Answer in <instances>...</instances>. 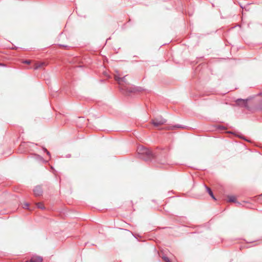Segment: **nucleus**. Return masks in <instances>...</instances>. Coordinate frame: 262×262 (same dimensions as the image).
Wrapping results in <instances>:
<instances>
[{
    "instance_id": "f257e3e1",
    "label": "nucleus",
    "mask_w": 262,
    "mask_h": 262,
    "mask_svg": "<svg viewBox=\"0 0 262 262\" xmlns=\"http://www.w3.org/2000/svg\"><path fill=\"white\" fill-rule=\"evenodd\" d=\"M137 151L139 158L145 161L150 160L154 157L152 152L143 146H139Z\"/></svg>"
},
{
    "instance_id": "f03ea898",
    "label": "nucleus",
    "mask_w": 262,
    "mask_h": 262,
    "mask_svg": "<svg viewBox=\"0 0 262 262\" xmlns=\"http://www.w3.org/2000/svg\"><path fill=\"white\" fill-rule=\"evenodd\" d=\"M166 122V120L162 117H157L152 120V124L156 127H159L160 125L164 124Z\"/></svg>"
},
{
    "instance_id": "7ed1b4c3",
    "label": "nucleus",
    "mask_w": 262,
    "mask_h": 262,
    "mask_svg": "<svg viewBox=\"0 0 262 262\" xmlns=\"http://www.w3.org/2000/svg\"><path fill=\"white\" fill-rule=\"evenodd\" d=\"M236 103L238 105L248 107L247 99H238L236 100Z\"/></svg>"
},
{
    "instance_id": "20e7f679",
    "label": "nucleus",
    "mask_w": 262,
    "mask_h": 262,
    "mask_svg": "<svg viewBox=\"0 0 262 262\" xmlns=\"http://www.w3.org/2000/svg\"><path fill=\"white\" fill-rule=\"evenodd\" d=\"M27 262H42V258L40 256L35 255L31 257L30 261Z\"/></svg>"
},
{
    "instance_id": "39448f33",
    "label": "nucleus",
    "mask_w": 262,
    "mask_h": 262,
    "mask_svg": "<svg viewBox=\"0 0 262 262\" xmlns=\"http://www.w3.org/2000/svg\"><path fill=\"white\" fill-rule=\"evenodd\" d=\"M34 193L36 196H39L42 193V189L40 186H36L33 190Z\"/></svg>"
},
{
    "instance_id": "423d86ee",
    "label": "nucleus",
    "mask_w": 262,
    "mask_h": 262,
    "mask_svg": "<svg viewBox=\"0 0 262 262\" xmlns=\"http://www.w3.org/2000/svg\"><path fill=\"white\" fill-rule=\"evenodd\" d=\"M115 79L118 81L119 84H120L122 82H125V76L123 78H120L119 76L115 75Z\"/></svg>"
},
{
    "instance_id": "0eeeda50",
    "label": "nucleus",
    "mask_w": 262,
    "mask_h": 262,
    "mask_svg": "<svg viewBox=\"0 0 262 262\" xmlns=\"http://www.w3.org/2000/svg\"><path fill=\"white\" fill-rule=\"evenodd\" d=\"M205 188H206V189L207 190V191L208 192V193L209 194V195H210V196L214 200H216L215 198L214 197V195H213V193L212 191V190H211V189L208 187H207L206 186H205Z\"/></svg>"
},
{
    "instance_id": "6e6552de",
    "label": "nucleus",
    "mask_w": 262,
    "mask_h": 262,
    "mask_svg": "<svg viewBox=\"0 0 262 262\" xmlns=\"http://www.w3.org/2000/svg\"><path fill=\"white\" fill-rule=\"evenodd\" d=\"M45 65H46V63H45V62H41L40 63H37V64H36V65L34 67V69L35 70L38 69Z\"/></svg>"
},
{
    "instance_id": "1a4fd4ad",
    "label": "nucleus",
    "mask_w": 262,
    "mask_h": 262,
    "mask_svg": "<svg viewBox=\"0 0 262 262\" xmlns=\"http://www.w3.org/2000/svg\"><path fill=\"white\" fill-rule=\"evenodd\" d=\"M229 201L231 202H235L236 198L234 196L231 195L228 197Z\"/></svg>"
},
{
    "instance_id": "9d476101",
    "label": "nucleus",
    "mask_w": 262,
    "mask_h": 262,
    "mask_svg": "<svg viewBox=\"0 0 262 262\" xmlns=\"http://www.w3.org/2000/svg\"><path fill=\"white\" fill-rule=\"evenodd\" d=\"M37 206L38 208H40L41 209H44L45 207L43 205V204L41 203H38L37 204Z\"/></svg>"
},
{
    "instance_id": "9b49d317",
    "label": "nucleus",
    "mask_w": 262,
    "mask_h": 262,
    "mask_svg": "<svg viewBox=\"0 0 262 262\" xmlns=\"http://www.w3.org/2000/svg\"><path fill=\"white\" fill-rule=\"evenodd\" d=\"M23 207L25 209H29V204L27 203L24 204Z\"/></svg>"
},
{
    "instance_id": "f8f14e48",
    "label": "nucleus",
    "mask_w": 262,
    "mask_h": 262,
    "mask_svg": "<svg viewBox=\"0 0 262 262\" xmlns=\"http://www.w3.org/2000/svg\"><path fill=\"white\" fill-rule=\"evenodd\" d=\"M176 128H183V127L181 125H177L170 127L171 129H174Z\"/></svg>"
},
{
    "instance_id": "ddd939ff",
    "label": "nucleus",
    "mask_w": 262,
    "mask_h": 262,
    "mask_svg": "<svg viewBox=\"0 0 262 262\" xmlns=\"http://www.w3.org/2000/svg\"><path fill=\"white\" fill-rule=\"evenodd\" d=\"M162 258L165 260V262H171L169 259L166 256H163Z\"/></svg>"
},
{
    "instance_id": "4468645a",
    "label": "nucleus",
    "mask_w": 262,
    "mask_h": 262,
    "mask_svg": "<svg viewBox=\"0 0 262 262\" xmlns=\"http://www.w3.org/2000/svg\"><path fill=\"white\" fill-rule=\"evenodd\" d=\"M23 62L25 63L29 64V63H30V60H25V61H24Z\"/></svg>"
},
{
    "instance_id": "2eb2a0df",
    "label": "nucleus",
    "mask_w": 262,
    "mask_h": 262,
    "mask_svg": "<svg viewBox=\"0 0 262 262\" xmlns=\"http://www.w3.org/2000/svg\"><path fill=\"white\" fill-rule=\"evenodd\" d=\"M43 150L46 152H47V154L48 155L50 156V154L49 152V151H48L46 148H43Z\"/></svg>"
}]
</instances>
